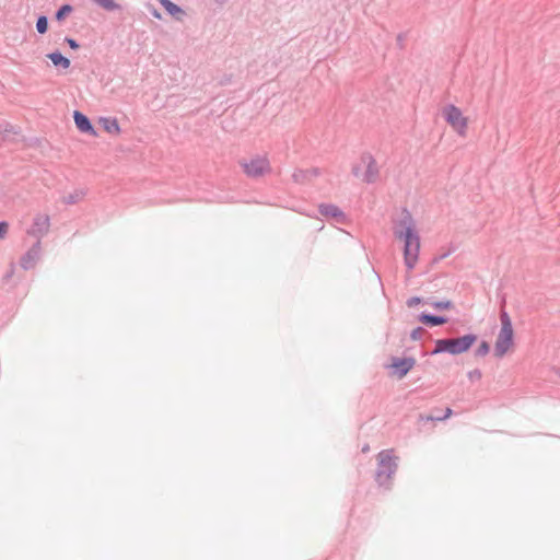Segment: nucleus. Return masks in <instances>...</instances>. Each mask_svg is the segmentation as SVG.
I'll return each instance as SVG.
<instances>
[{"label": "nucleus", "instance_id": "nucleus-1", "mask_svg": "<svg viewBox=\"0 0 560 560\" xmlns=\"http://www.w3.org/2000/svg\"><path fill=\"white\" fill-rule=\"evenodd\" d=\"M400 225H406L405 230H396L395 236L404 240L405 265L408 270H412L419 256L420 237L413 228L412 219L409 213L400 221Z\"/></svg>", "mask_w": 560, "mask_h": 560}, {"label": "nucleus", "instance_id": "nucleus-2", "mask_svg": "<svg viewBox=\"0 0 560 560\" xmlns=\"http://www.w3.org/2000/svg\"><path fill=\"white\" fill-rule=\"evenodd\" d=\"M478 340L476 334H466L457 338H441L434 341V348L430 351V355H436L440 353H448L452 355H458L467 352Z\"/></svg>", "mask_w": 560, "mask_h": 560}, {"label": "nucleus", "instance_id": "nucleus-3", "mask_svg": "<svg viewBox=\"0 0 560 560\" xmlns=\"http://www.w3.org/2000/svg\"><path fill=\"white\" fill-rule=\"evenodd\" d=\"M352 176L368 185L376 184L381 179L380 166L370 152H364L359 163L352 166Z\"/></svg>", "mask_w": 560, "mask_h": 560}, {"label": "nucleus", "instance_id": "nucleus-4", "mask_svg": "<svg viewBox=\"0 0 560 560\" xmlns=\"http://www.w3.org/2000/svg\"><path fill=\"white\" fill-rule=\"evenodd\" d=\"M397 459L398 458L393 455V450H384L378 453L375 481L380 487L389 488L390 479L398 468Z\"/></svg>", "mask_w": 560, "mask_h": 560}, {"label": "nucleus", "instance_id": "nucleus-5", "mask_svg": "<svg viewBox=\"0 0 560 560\" xmlns=\"http://www.w3.org/2000/svg\"><path fill=\"white\" fill-rule=\"evenodd\" d=\"M501 329L494 345V355L502 358L513 346L514 330L510 315L505 310L500 312Z\"/></svg>", "mask_w": 560, "mask_h": 560}, {"label": "nucleus", "instance_id": "nucleus-6", "mask_svg": "<svg viewBox=\"0 0 560 560\" xmlns=\"http://www.w3.org/2000/svg\"><path fill=\"white\" fill-rule=\"evenodd\" d=\"M240 165L244 174L249 178H260L271 173L272 167L267 155H254L249 159H242Z\"/></svg>", "mask_w": 560, "mask_h": 560}, {"label": "nucleus", "instance_id": "nucleus-7", "mask_svg": "<svg viewBox=\"0 0 560 560\" xmlns=\"http://www.w3.org/2000/svg\"><path fill=\"white\" fill-rule=\"evenodd\" d=\"M443 117L446 122L459 135H464L467 128V118L463 116L462 110L453 105H446L443 108Z\"/></svg>", "mask_w": 560, "mask_h": 560}, {"label": "nucleus", "instance_id": "nucleus-8", "mask_svg": "<svg viewBox=\"0 0 560 560\" xmlns=\"http://www.w3.org/2000/svg\"><path fill=\"white\" fill-rule=\"evenodd\" d=\"M415 365L416 359L413 357H393L389 368L393 370V374L396 375L399 380H401L409 373V371Z\"/></svg>", "mask_w": 560, "mask_h": 560}, {"label": "nucleus", "instance_id": "nucleus-9", "mask_svg": "<svg viewBox=\"0 0 560 560\" xmlns=\"http://www.w3.org/2000/svg\"><path fill=\"white\" fill-rule=\"evenodd\" d=\"M50 220L47 214H37L33 220L32 226L28 229L27 233L37 238L40 242V238L46 235L49 231Z\"/></svg>", "mask_w": 560, "mask_h": 560}, {"label": "nucleus", "instance_id": "nucleus-10", "mask_svg": "<svg viewBox=\"0 0 560 560\" xmlns=\"http://www.w3.org/2000/svg\"><path fill=\"white\" fill-rule=\"evenodd\" d=\"M39 254H40V243H39V241H37L36 244L33 245V247L31 249H28L21 257V260H20L21 267L25 270L32 269L36 265V262L39 258Z\"/></svg>", "mask_w": 560, "mask_h": 560}, {"label": "nucleus", "instance_id": "nucleus-11", "mask_svg": "<svg viewBox=\"0 0 560 560\" xmlns=\"http://www.w3.org/2000/svg\"><path fill=\"white\" fill-rule=\"evenodd\" d=\"M319 213L327 218H332L337 223H345V213L335 205L323 203L319 206Z\"/></svg>", "mask_w": 560, "mask_h": 560}, {"label": "nucleus", "instance_id": "nucleus-12", "mask_svg": "<svg viewBox=\"0 0 560 560\" xmlns=\"http://www.w3.org/2000/svg\"><path fill=\"white\" fill-rule=\"evenodd\" d=\"M418 320L421 322L422 324H424L425 326L435 327V326H441V325L446 324L448 322V318L446 316L434 315V314H430L427 312H422L418 316Z\"/></svg>", "mask_w": 560, "mask_h": 560}, {"label": "nucleus", "instance_id": "nucleus-13", "mask_svg": "<svg viewBox=\"0 0 560 560\" xmlns=\"http://www.w3.org/2000/svg\"><path fill=\"white\" fill-rule=\"evenodd\" d=\"M319 174L317 168L310 170H295L292 174V179L298 184H305L310 182L313 177H316Z\"/></svg>", "mask_w": 560, "mask_h": 560}, {"label": "nucleus", "instance_id": "nucleus-14", "mask_svg": "<svg viewBox=\"0 0 560 560\" xmlns=\"http://www.w3.org/2000/svg\"><path fill=\"white\" fill-rule=\"evenodd\" d=\"M73 118H74L75 126L80 131L94 133V128H93L90 119L84 114L75 110Z\"/></svg>", "mask_w": 560, "mask_h": 560}, {"label": "nucleus", "instance_id": "nucleus-15", "mask_svg": "<svg viewBox=\"0 0 560 560\" xmlns=\"http://www.w3.org/2000/svg\"><path fill=\"white\" fill-rule=\"evenodd\" d=\"M159 2L170 15L175 18L177 21H182L185 12L179 5L173 3L171 0H159Z\"/></svg>", "mask_w": 560, "mask_h": 560}, {"label": "nucleus", "instance_id": "nucleus-16", "mask_svg": "<svg viewBox=\"0 0 560 560\" xmlns=\"http://www.w3.org/2000/svg\"><path fill=\"white\" fill-rule=\"evenodd\" d=\"M47 57L57 68L68 69L70 67V60L67 57L62 56L59 51H52L48 54Z\"/></svg>", "mask_w": 560, "mask_h": 560}, {"label": "nucleus", "instance_id": "nucleus-17", "mask_svg": "<svg viewBox=\"0 0 560 560\" xmlns=\"http://www.w3.org/2000/svg\"><path fill=\"white\" fill-rule=\"evenodd\" d=\"M101 122L103 125V128L112 135H118L120 132V127L118 125V121L116 118H102Z\"/></svg>", "mask_w": 560, "mask_h": 560}, {"label": "nucleus", "instance_id": "nucleus-18", "mask_svg": "<svg viewBox=\"0 0 560 560\" xmlns=\"http://www.w3.org/2000/svg\"><path fill=\"white\" fill-rule=\"evenodd\" d=\"M425 304L432 306L438 311L454 308V303L451 300L434 301L432 298H429L427 299Z\"/></svg>", "mask_w": 560, "mask_h": 560}, {"label": "nucleus", "instance_id": "nucleus-19", "mask_svg": "<svg viewBox=\"0 0 560 560\" xmlns=\"http://www.w3.org/2000/svg\"><path fill=\"white\" fill-rule=\"evenodd\" d=\"M85 196V191L83 189H77L68 196L63 197V202L67 205H75L83 200Z\"/></svg>", "mask_w": 560, "mask_h": 560}, {"label": "nucleus", "instance_id": "nucleus-20", "mask_svg": "<svg viewBox=\"0 0 560 560\" xmlns=\"http://www.w3.org/2000/svg\"><path fill=\"white\" fill-rule=\"evenodd\" d=\"M96 5L105 11L113 12L120 9V5L115 0H92Z\"/></svg>", "mask_w": 560, "mask_h": 560}, {"label": "nucleus", "instance_id": "nucleus-21", "mask_svg": "<svg viewBox=\"0 0 560 560\" xmlns=\"http://www.w3.org/2000/svg\"><path fill=\"white\" fill-rule=\"evenodd\" d=\"M73 11V7L70 4H63L59 8V10L56 12V20L61 22L66 19L67 15H69Z\"/></svg>", "mask_w": 560, "mask_h": 560}, {"label": "nucleus", "instance_id": "nucleus-22", "mask_svg": "<svg viewBox=\"0 0 560 560\" xmlns=\"http://www.w3.org/2000/svg\"><path fill=\"white\" fill-rule=\"evenodd\" d=\"M490 351V345L488 341L482 340L479 345V347L475 350V357L481 358L489 353Z\"/></svg>", "mask_w": 560, "mask_h": 560}, {"label": "nucleus", "instance_id": "nucleus-23", "mask_svg": "<svg viewBox=\"0 0 560 560\" xmlns=\"http://www.w3.org/2000/svg\"><path fill=\"white\" fill-rule=\"evenodd\" d=\"M453 410L451 408H446L445 413L442 417H423V415L419 416L420 421H443L451 417Z\"/></svg>", "mask_w": 560, "mask_h": 560}, {"label": "nucleus", "instance_id": "nucleus-24", "mask_svg": "<svg viewBox=\"0 0 560 560\" xmlns=\"http://www.w3.org/2000/svg\"><path fill=\"white\" fill-rule=\"evenodd\" d=\"M36 30L39 34H45L48 30V21L45 15H42L37 19Z\"/></svg>", "mask_w": 560, "mask_h": 560}, {"label": "nucleus", "instance_id": "nucleus-25", "mask_svg": "<svg viewBox=\"0 0 560 560\" xmlns=\"http://www.w3.org/2000/svg\"><path fill=\"white\" fill-rule=\"evenodd\" d=\"M425 332L427 330L423 327L418 326L411 331L410 338L415 341L420 340Z\"/></svg>", "mask_w": 560, "mask_h": 560}, {"label": "nucleus", "instance_id": "nucleus-26", "mask_svg": "<svg viewBox=\"0 0 560 560\" xmlns=\"http://www.w3.org/2000/svg\"><path fill=\"white\" fill-rule=\"evenodd\" d=\"M425 301L424 299L420 298V296H411L407 300L406 304L408 307H415L416 305L420 304V303H424L425 304Z\"/></svg>", "mask_w": 560, "mask_h": 560}, {"label": "nucleus", "instance_id": "nucleus-27", "mask_svg": "<svg viewBox=\"0 0 560 560\" xmlns=\"http://www.w3.org/2000/svg\"><path fill=\"white\" fill-rule=\"evenodd\" d=\"M467 376L471 382L479 381L482 377V373L479 369H474L468 372Z\"/></svg>", "mask_w": 560, "mask_h": 560}, {"label": "nucleus", "instance_id": "nucleus-28", "mask_svg": "<svg viewBox=\"0 0 560 560\" xmlns=\"http://www.w3.org/2000/svg\"><path fill=\"white\" fill-rule=\"evenodd\" d=\"M12 126H10L9 124H5L4 126H1V135H0V144L4 141L5 139V136L4 133L7 132H12Z\"/></svg>", "mask_w": 560, "mask_h": 560}, {"label": "nucleus", "instance_id": "nucleus-29", "mask_svg": "<svg viewBox=\"0 0 560 560\" xmlns=\"http://www.w3.org/2000/svg\"><path fill=\"white\" fill-rule=\"evenodd\" d=\"M454 250H455V248H454V247H451L447 252H445V253H443V254H441V255H439V256L434 257V258H433V262H434V264H436V262H439V261H441V260L445 259V258H446V257H448V256H450Z\"/></svg>", "mask_w": 560, "mask_h": 560}, {"label": "nucleus", "instance_id": "nucleus-30", "mask_svg": "<svg viewBox=\"0 0 560 560\" xmlns=\"http://www.w3.org/2000/svg\"><path fill=\"white\" fill-rule=\"evenodd\" d=\"M9 231V224L4 221L0 222V238H4Z\"/></svg>", "mask_w": 560, "mask_h": 560}, {"label": "nucleus", "instance_id": "nucleus-31", "mask_svg": "<svg viewBox=\"0 0 560 560\" xmlns=\"http://www.w3.org/2000/svg\"><path fill=\"white\" fill-rule=\"evenodd\" d=\"M405 39H406V34L405 33H399L397 35V38H396V42H397V46L402 49L405 47Z\"/></svg>", "mask_w": 560, "mask_h": 560}, {"label": "nucleus", "instance_id": "nucleus-32", "mask_svg": "<svg viewBox=\"0 0 560 560\" xmlns=\"http://www.w3.org/2000/svg\"><path fill=\"white\" fill-rule=\"evenodd\" d=\"M65 42L70 46V48L72 49H78L80 46L78 44V42L73 38H70V37H66L65 38Z\"/></svg>", "mask_w": 560, "mask_h": 560}, {"label": "nucleus", "instance_id": "nucleus-33", "mask_svg": "<svg viewBox=\"0 0 560 560\" xmlns=\"http://www.w3.org/2000/svg\"><path fill=\"white\" fill-rule=\"evenodd\" d=\"M153 15L158 19H161V14L156 10L153 12Z\"/></svg>", "mask_w": 560, "mask_h": 560}, {"label": "nucleus", "instance_id": "nucleus-34", "mask_svg": "<svg viewBox=\"0 0 560 560\" xmlns=\"http://www.w3.org/2000/svg\"><path fill=\"white\" fill-rule=\"evenodd\" d=\"M369 450H370L369 445H364V446L362 447V452H363V453L368 452Z\"/></svg>", "mask_w": 560, "mask_h": 560}, {"label": "nucleus", "instance_id": "nucleus-35", "mask_svg": "<svg viewBox=\"0 0 560 560\" xmlns=\"http://www.w3.org/2000/svg\"><path fill=\"white\" fill-rule=\"evenodd\" d=\"M435 417H441V416H440V413H436V416H435Z\"/></svg>", "mask_w": 560, "mask_h": 560}, {"label": "nucleus", "instance_id": "nucleus-36", "mask_svg": "<svg viewBox=\"0 0 560 560\" xmlns=\"http://www.w3.org/2000/svg\"><path fill=\"white\" fill-rule=\"evenodd\" d=\"M558 373L560 374V369L558 370Z\"/></svg>", "mask_w": 560, "mask_h": 560}]
</instances>
